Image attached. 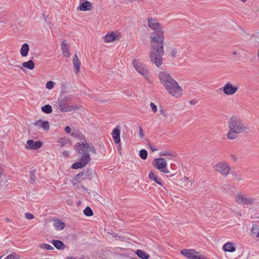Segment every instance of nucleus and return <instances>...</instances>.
<instances>
[{
	"mask_svg": "<svg viewBox=\"0 0 259 259\" xmlns=\"http://www.w3.org/2000/svg\"><path fill=\"white\" fill-rule=\"evenodd\" d=\"M149 27L154 31L150 35L151 61L157 66L162 64V56L164 53L163 45L164 37L163 31L156 19L151 17L148 19Z\"/></svg>",
	"mask_w": 259,
	"mask_h": 259,
	"instance_id": "f257e3e1",
	"label": "nucleus"
},
{
	"mask_svg": "<svg viewBox=\"0 0 259 259\" xmlns=\"http://www.w3.org/2000/svg\"><path fill=\"white\" fill-rule=\"evenodd\" d=\"M160 83L167 92L172 97L179 98L183 95V89L178 82L166 71H161L158 74Z\"/></svg>",
	"mask_w": 259,
	"mask_h": 259,
	"instance_id": "f03ea898",
	"label": "nucleus"
},
{
	"mask_svg": "<svg viewBox=\"0 0 259 259\" xmlns=\"http://www.w3.org/2000/svg\"><path fill=\"white\" fill-rule=\"evenodd\" d=\"M228 126L229 131L227 134V138L229 140H235L240 134L246 132L247 127L244 122L238 117L233 116L230 118Z\"/></svg>",
	"mask_w": 259,
	"mask_h": 259,
	"instance_id": "7ed1b4c3",
	"label": "nucleus"
},
{
	"mask_svg": "<svg viewBox=\"0 0 259 259\" xmlns=\"http://www.w3.org/2000/svg\"><path fill=\"white\" fill-rule=\"evenodd\" d=\"M133 64L135 69L145 79H149V73L148 67L138 59H134L133 61Z\"/></svg>",
	"mask_w": 259,
	"mask_h": 259,
	"instance_id": "20e7f679",
	"label": "nucleus"
},
{
	"mask_svg": "<svg viewBox=\"0 0 259 259\" xmlns=\"http://www.w3.org/2000/svg\"><path fill=\"white\" fill-rule=\"evenodd\" d=\"M181 253L188 259H210L194 249H183Z\"/></svg>",
	"mask_w": 259,
	"mask_h": 259,
	"instance_id": "39448f33",
	"label": "nucleus"
},
{
	"mask_svg": "<svg viewBox=\"0 0 259 259\" xmlns=\"http://www.w3.org/2000/svg\"><path fill=\"white\" fill-rule=\"evenodd\" d=\"M76 151L80 154L88 153V151L96 154V151L94 146L89 145L86 141L82 143H77L76 146Z\"/></svg>",
	"mask_w": 259,
	"mask_h": 259,
	"instance_id": "423d86ee",
	"label": "nucleus"
},
{
	"mask_svg": "<svg viewBox=\"0 0 259 259\" xmlns=\"http://www.w3.org/2000/svg\"><path fill=\"white\" fill-rule=\"evenodd\" d=\"M214 170L223 176H227L230 171L231 167L228 163L225 161L220 162L213 167Z\"/></svg>",
	"mask_w": 259,
	"mask_h": 259,
	"instance_id": "0eeeda50",
	"label": "nucleus"
},
{
	"mask_svg": "<svg viewBox=\"0 0 259 259\" xmlns=\"http://www.w3.org/2000/svg\"><path fill=\"white\" fill-rule=\"evenodd\" d=\"M153 166L158 169L161 172L165 174L169 173V170L167 168V162L163 158H158L153 160L152 162Z\"/></svg>",
	"mask_w": 259,
	"mask_h": 259,
	"instance_id": "6e6552de",
	"label": "nucleus"
},
{
	"mask_svg": "<svg viewBox=\"0 0 259 259\" xmlns=\"http://www.w3.org/2000/svg\"><path fill=\"white\" fill-rule=\"evenodd\" d=\"M58 109L61 112H67L75 110L77 107L75 106L69 105L65 98L59 99L58 101Z\"/></svg>",
	"mask_w": 259,
	"mask_h": 259,
	"instance_id": "1a4fd4ad",
	"label": "nucleus"
},
{
	"mask_svg": "<svg viewBox=\"0 0 259 259\" xmlns=\"http://www.w3.org/2000/svg\"><path fill=\"white\" fill-rule=\"evenodd\" d=\"M235 200L238 203L242 205H250L253 204L255 201L254 199L242 194L237 195Z\"/></svg>",
	"mask_w": 259,
	"mask_h": 259,
	"instance_id": "9d476101",
	"label": "nucleus"
},
{
	"mask_svg": "<svg viewBox=\"0 0 259 259\" xmlns=\"http://www.w3.org/2000/svg\"><path fill=\"white\" fill-rule=\"evenodd\" d=\"M223 93L226 95H232L235 94L238 91V88L233 85L230 82H227L222 88Z\"/></svg>",
	"mask_w": 259,
	"mask_h": 259,
	"instance_id": "9b49d317",
	"label": "nucleus"
},
{
	"mask_svg": "<svg viewBox=\"0 0 259 259\" xmlns=\"http://www.w3.org/2000/svg\"><path fill=\"white\" fill-rule=\"evenodd\" d=\"M120 37L119 33L111 31L104 36L103 40L105 42H111L119 40Z\"/></svg>",
	"mask_w": 259,
	"mask_h": 259,
	"instance_id": "f8f14e48",
	"label": "nucleus"
},
{
	"mask_svg": "<svg viewBox=\"0 0 259 259\" xmlns=\"http://www.w3.org/2000/svg\"><path fill=\"white\" fill-rule=\"evenodd\" d=\"M148 178L150 180L153 181L161 186H163L162 181L156 171H150L148 174Z\"/></svg>",
	"mask_w": 259,
	"mask_h": 259,
	"instance_id": "ddd939ff",
	"label": "nucleus"
},
{
	"mask_svg": "<svg viewBox=\"0 0 259 259\" xmlns=\"http://www.w3.org/2000/svg\"><path fill=\"white\" fill-rule=\"evenodd\" d=\"M42 142L40 141L34 142L32 140H29L27 142L26 148L36 150L42 146Z\"/></svg>",
	"mask_w": 259,
	"mask_h": 259,
	"instance_id": "4468645a",
	"label": "nucleus"
},
{
	"mask_svg": "<svg viewBox=\"0 0 259 259\" xmlns=\"http://www.w3.org/2000/svg\"><path fill=\"white\" fill-rule=\"evenodd\" d=\"M92 4L91 2L84 1L82 3H80L78 9L81 11H87L92 10Z\"/></svg>",
	"mask_w": 259,
	"mask_h": 259,
	"instance_id": "2eb2a0df",
	"label": "nucleus"
},
{
	"mask_svg": "<svg viewBox=\"0 0 259 259\" xmlns=\"http://www.w3.org/2000/svg\"><path fill=\"white\" fill-rule=\"evenodd\" d=\"M114 142L118 144L120 142V131L118 128H114L111 133Z\"/></svg>",
	"mask_w": 259,
	"mask_h": 259,
	"instance_id": "dca6fc26",
	"label": "nucleus"
},
{
	"mask_svg": "<svg viewBox=\"0 0 259 259\" xmlns=\"http://www.w3.org/2000/svg\"><path fill=\"white\" fill-rule=\"evenodd\" d=\"M73 65L75 69V73L78 74L80 67V62L76 54H75L73 58Z\"/></svg>",
	"mask_w": 259,
	"mask_h": 259,
	"instance_id": "f3484780",
	"label": "nucleus"
},
{
	"mask_svg": "<svg viewBox=\"0 0 259 259\" xmlns=\"http://www.w3.org/2000/svg\"><path fill=\"white\" fill-rule=\"evenodd\" d=\"M181 184L182 187L186 189H191L192 187V183L191 180L188 177H185L181 180Z\"/></svg>",
	"mask_w": 259,
	"mask_h": 259,
	"instance_id": "a211bd4d",
	"label": "nucleus"
},
{
	"mask_svg": "<svg viewBox=\"0 0 259 259\" xmlns=\"http://www.w3.org/2000/svg\"><path fill=\"white\" fill-rule=\"evenodd\" d=\"M35 126H40L45 131H49L50 126L49 122L47 121H42L41 120L37 121L34 123Z\"/></svg>",
	"mask_w": 259,
	"mask_h": 259,
	"instance_id": "6ab92c4d",
	"label": "nucleus"
},
{
	"mask_svg": "<svg viewBox=\"0 0 259 259\" xmlns=\"http://www.w3.org/2000/svg\"><path fill=\"white\" fill-rule=\"evenodd\" d=\"M223 249L225 251L233 252L235 251V247L234 244L232 242L225 243L223 246Z\"/></svg>",
	"mask_w": 259,
	"mask_h": 259,
	"instance_id": "aec40b11",
	"label": "nucleus"
},
{
	"mask_svg": "<svg viewBox=\"0 0 259 259\" xmlns=\"http://www.w3.org/2000/svg\"><path fill=\"white\" fill-rule=\"evenodd\" d=\"M29 51V46L28 44H24L20 49V53L22 57H26Z\"/></svg>",
	"mask_w": 259,
	"mask_h": 259,
	"instance_id": "412c9836",
	"label": "nucleus"
},
{
	"mask_svg": "<svg viewBox=\"0 0 259 259\" xmlns=\"http://www.w3.org/2000/svg\"><path fill=\"white\" fill-rule=\"evenodd\" d=\"M61 47L64 56L66 57H69L70 56V53L67 44L65 42H62L61 44Z\"/></svg>",
	"mask_w": 259,
	"mask_h": 259,
	"instance_id": "4be33fe9",
	"label": "nucleus"
},
{
	"mask_svg": "<svg viewBox=\"0 0 259 259\" xmlns=\"http://www.w3.org/2000/svg\"><path fill=\"white\" fill-rule=\"evenodd\" d=\"M51 243L58 249L62 250L65 247V245L64 243L60 240H52L51 241Z\"/></svg>",
	"mask_w": 259,
	"mask_h": 259,
	"instance_id": "5701e85b",
	"label": "nucleus"
},
{
	"mask_svg": "<svg viewBox=\"0 0 259 259\" xmlns=\"http://www.w3.org/2000/svg\"><path fill=\"white\" fill-rule=\"evenodd\" d=\"M53 226L57 231L63 230L65 227V224L60 220H55L53 223Z\"/></svg>",
	"mask_w": 259,
	"mask_h": 259,
	"instance_id": "b1692460",
	"label": "nucleus"
},
{
	"mask_svg": "<svg viewBox=\"0 0 259 259\" xmlns=\"http://www.w3.org/2000/svg\"><path fill=\"white\" fill-rule=\"evenodd\" d=\"M91 160V158L89 153H85L82 154L80 161L83 164L84 166L88 164V163Z\"/></svg>",
	"mask_w": 259,
	"mask_h": 259,
	"instance_id": "393cba45",
	"label": "nucleus"
},
{
	"mask_svg": "<svg viewBox=\"0 0 259 259\" xmlns=\"http://www.w3.org/2000/svg\"><path fill=\"white\" fill-rule=\"evenodd\" d=\"M136 253L142 259H148L149 257V255L143 250L138 249Z\"/></svg>",
	"mask_w": 259,
	"mask_h": 259,
	"instance_id": "a878e982",
	"label": "nucleus"
},
{
	"mask_svg": "<svg viewBox=\"0 0 259 259\" xmlns=\"http://www.w3.org/2000/svg\"><path fill=\"white\" fill-rule=\"evenodd\" d=\"M251 234L253 237L259 238V226L254 225L251 230Z\"/></svg>",
	"mask_w": 259,
	"mask_h": 259,
	"instance_id": "bb28decb",
	"label": "nucleus"
},
{
	"mask_svg": "<svg viewBox=\"0 0 259 259\" xmlns=\"http://www.w3.org/2000/svg\"><path fill=\"white\" fill-rule=\"evenodd\" d=\"M22 66L29 70H32L34 68L35 65L33 61L29 60L22 63Z\"/></svg>",
	"mask_w": 259,
	"mask_h": 259,
	"instance_id": "cd10ccee",
	"label": "nucleus"
},
{
	"mask_svg": "<svg viewBox=\"0 0 259 259\" xmlns=\"http://www.w3.org/2000/svg\"><path fill=\"white\" fill-rule=\"evenodd\" d=\"M71 136L78 140H82L84 138L81 133L77 130H73L71 133Z\"/></svg>",
	"mask_w": 259,
	"mask_h": 259,
	"instance_id": "c85d7f7f",
	"label": "nucleus"
},
{
	"mask_svg": "<svg viewBox=\"0 0 259 259\" xmlns=\"http://www.w3.org/2000/svg\"><path fill=\"white\" fill-rule=\"evenodd\" d=\"M159 156H169V159H172L173 157H174L175 155L170 151H163L159 153Z\"/></svg>",
	"mask_w": 259,
	"mask_h": 259,
	"instance_id": "c756f323",
	"label": "nucleus"
},
{
	"mask_svg": "<svg viewBox=\"0 0 259 259\" xmlns=\"http://www.w3.org/2000/svg\"><path fill=\"white\" fill-rule=\"evenodd\" d=\"M41 110L46 113H51L52 112V108L50 105H46L41 107Z\"/></svg>",
	"mask_w": 259,
	"mask_h": 259,
	"instance_id": "7c9ffc66",
	"label": "nucleus"
},
{
	"mask_svg": "<svg viewBox=\"0 0 259 259\" xmlns=\"http://www.w3.org/2000/svg\"><path fill=\"white\" fill-rule=\"evenodd\" d=\"M39 247L42 249H45L47 250H53L54 249V248L53 246H51L49 244H46V243H42L40 244L39 245Z\"/></svg>",
	"mask_w": 259,
	"mask_h": 259,
	"instance_id": "2f4dec72",
	"label": "nucleus"
},
{
	"mask_svg": "<svg viewBox=\"0 0 259 259\" xmlns=\"http://www.w3.org/2000/svg\"><path fill=\"white\" fill-rule=\"evenodd\" d=\"M84 214L87 216H92L93 214V212L91 208L89 207H87L83 210Z\"/></svg>",
	"mask_w": 259,
	"mask_h": 259,
	"instance_id": "473e14b6",
	"label": "nucleus"
},
{
	"mask_svg": "<svg viewBox=\"0 0 259 259\" xmlns=\"http://www.w3.org/2000/svg\"><path fill=\"white\" fill-rule=\"evenodd\" d=\"M81 162H77L73 163L72 165V167L74 169H78L84 167Z\"/></svg>",
	"mask_w": 259,
	"mask_h": 259,
	"instance_id": "72a5a7b5",
	"label": "nucleus"
},
{
	"mask_svg": "<svg viewBox=\"0 0 259 259\" xmlns=\"http://www.w3.org/2000/svg\"><path fill=\"white\" fill-rule=\"evenodd\" d=\"M140 156L143 159H146L147 157V152L144 149H142L140 152Z\"/></svg>",
	"mask_w": 259,
	"mask_h": 259,
	"instance_id": "f704fd0d",
	"label": "nucleus"
},
{
	"mask_svg": "<svg viewBox=\"0 0 259 259\" xmlns=\"http://www.w3.org/2000/svg\"><path fill=\"white\" fill-rule=\"evenodd\" d=\"M5 259H20V256L15 253L8 255Z\"/></svg>",
	"mask_w": 259,
	"mask_h": 259,
	"instance_id": "c9c22d12",
	"label": "nucleus"
},
{
	"mask_svg": "<svg viewBox=\"0 0 259 259\" xmlns=\"http://www.w3.org/2000/svg\"><path fill=\"white\" fill-rule=\"evenodd\" d=\"M54 87V82L52 81H48L46 84V88L49 90L52 89Z\"/></svg>",
	"mask_w": 259,
	"mask_h": 259,
	"instance_id": "e433bc0d",
	"label": "nucleus"
},
{
	"mask_svg": "<svg viewBox=\"0 0 259 259\" xmlns=\"http://www.w3.org/2000/svg\"><path fill=\"white\" fill-rule=\"evenodd\" d=\"M58 142L61 144L62 146H64L67 143V140L64 138H61L59 139Z\"/></svg>",
	"mask_w": 259,
	"mask_h": 259,
	"instance_id": "4c0bfd02",
	"label": "nucleus"
},
{
	"mask_svg": "<svg viewBox=\"0 0 259 259\" xmlns=\"http://www.w3.org/2000/svg\"><path fill=\"white\" fill-rule=\"evenodd\" d=\"M150 106L152 111H153L154 112H157V106L153 103H151L150 104Z\"/></svg>",
	"mask_w": 259,
	"mask_h": 259,
	"instance_id": "58836bf2",
	"label": "nucleus"
},
{
	"mask_svg": "<svg viewBox=\"0 0 259 259\" xmlns=\"http://www.w3.org/2000/svg\"><path fill=\"white\" fill-rule=\"evenodd\" d=\"M25 218L28 220H32L34 218L33 214L27 212L25 214Z\"/></svg>",
	"mask_w": 259,
	"mask_h": 259,
	"instance_id": "ea45409f",
	"label": "nucleus"
},
{
	"mask_svg": "<svg viewBox=\"0 0 259 259\" xmlns=\"http://www.w3.org/2000/svg\"><path fill=\"white\" fill-rule=\"evenodd\" d=\"M139 136L141 138H143L144 136V134L141 127H139Z\"/></svg>",
	"mask_w": 259,
	"mask_h": 259,
	"instance_id": "a19ab883",
	"label": "nucleus"
},
{
	"mask_svg": "<svg viewBox=\"0 0 259 259\" xmlns=\"http://www.w3.org/2000/svg\"><path fill=\"white\" fill-rule=\"evenodd\" d=\"M65 131L67 134H69L71 132V128L69 126L65 127Z\"/></svg>",
	"mask_w": 259,
	"mask_h": 259,
	"instance_id": "79ce46f5",
	"label": "nucleus"
},
{
	"mask_svg": "<svg viewBox=\"0 0 259 259\" xmlns=\"http://www.w3.org/2000/svg\"><path fill=\"white\" fill-rule=\"evenodd\" d=\"M177 53V51L176 49L172 50L171 52V54L174 57H176Z\"/></svg>",
	"mask_w": 259,
	"mask_h": 259,
	"instance_id": "37998d69",
	"label": "nucleus"
},
{
	"mask_svg": "<svg viewBox=\"0 0 259 259\" xmlns=\"http://www.w3.org/2000/svg\"><path fill=\"white\" fill-rule=\"evenodd\" d=\"M30 179H31L32 182H34L35 180V177L34 174H33V172H31L30 174Z\"/></svg>",
	"mask_w": 259,
	"mask_h": 259,
	"instance_id": "c03bdc74",
	"label": "nucleus"
},
{
	"mask_svg": "<svg viewBox=\"0 0 259 259\" xmlns=\"http://www.w3.org/2000/svg\"><path fill=\"white\" fill-rule=\"evenodd\" d=\"M231 158L234 161H236L237 160V157L236 156L234 155H231Z\"/></svg>",
	"mask_w": 259,
	"mask_h": 259,
	"instance_id": "a18cd8bd",
	"label": "nucleus"
},
{
	"mask_svg": "<svg viewBox=\"0 0 259 259\" xmlns=\"http://www.w3.org/2000/svg\"><path fill=\"white\" fill-rule=\"evenodd\" d=\"M159 112L160 113V114L164 116H166V114H165V112L162 109H160L159 110Z\"/></svg>",
	"mask_w": 259,
	"mask_h": 259,
	"instance_id": "49530a36",
	"label": "nucleus"
},
{
	"mask_svg": "<svg viewBox=\"0 0 259 259\" xmlns=\"http://www.w3.org/2000/svg\"><path fill=\"white\" fill-rule=\"evenodd\" d=\"M197 103V102L195 100H191L190 101V103L191 104H193V105H194L196 103Z\"/></svg>",
	"mask_w": 259,
	"mask_h": 259,
	"instance_id": "de8ad7c7",
	"label": "nucleus"
},
{
	"mask_svg": "<svg viewBox=\"0 0 259 259\" xmlns=\"http://www.w3.org/2000/svg\"><path fill=\"white\" fill-rule=\"evenodd\" d=\"M81 176V175L80 174H78L76 176H75V179L76 180H78V179H79L80 177Z\"/></svg>",
	"mask_w": 259,
	"mask_h": 259,
	"instance_id": "09e8293b",
	"label": "nucleus"
},
{
	"mask_svg": "<svg viewBox=\"0 0 259 259\" xmlns=\"http://www.w3.org/2000/svg\"><path fill=\"white\" fill-rule=\"evenodd\" d=\"M67 259H75V258L73 257H68L67 258Z\"/></svg>",
	"mask_w": 259,
	"mask_h": 259,
	"instance_id": "8fccbe9b",
	"label": "nucleus"
},
{
	"mask_svg": "<svg viewBox=\"0 0 259 259\" xmlns=\"http://www.w3.org/2000/svg\"><path fill=\"white\" fill-rule=\"evenodd\" d=\"M151 149L153 151H154L156 150V149H154V148H152V147H151Z\"/></svg>",
	"mask_w": 259,
	"mask_h": 259,
	"instance_id": "3c124183",
	"label": "nucleus"
},
{
	"mask_svg": "<svg viewBox=\"0 0 259 259\" xmlns=\"http://www.w3.org/2000/svg\"><path fill=\"white\" fill-rule=\"evenodd\" d=\"M241 1L243 3H244L246 1V0H241Z\"/></svg>",
	"mask_w": 259,
	"mask_h": 259,
	"instance_id": "603ef678",
	"label": "nucleus"
},
{
	"mask_svg": "<svg viewBox=\"0 0 259 259\" xmlns=\"http://www.w3.org/2000/svg\"><path fill=\"white\" fill-rule=\"evenodd\" d=\"M233 55H236V52H233Z\"/></svg>",
	"mask_w": 259,
	"mask_h": 259,
	"instance_id": "864d4df0",
	"label": "nucleus"
},
{
	"mask_svg": "<svg viewBox=\"0 0 259 259\" xmlns=\"http://www.w3.org/2000/svg\"><path fill=\"white\" fill-rule=\"evenodd\" d=\"M2 257V256H0V259H1Z\"/></svg>",
	"mask_w": 259,
	"mask_h": 259,
	"instance_id": "5fc2aeb1",
	"label": "nucleus"
}]
</instances>
